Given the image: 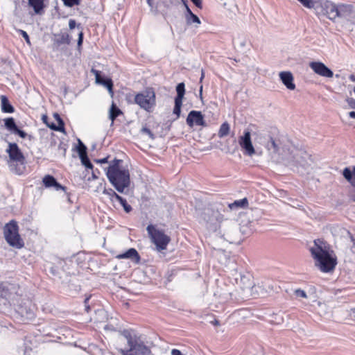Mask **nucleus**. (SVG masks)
<instances>
[{
  "label": "nucleus",
  "instance_id": "10",
  "mask_svg": "<svg viewBox=\"0 0 355 355\" xmlns=\"http://www.w3.org/2000/svg\"><path fill=\"white\" fill-rule=\"evenodd\" d=\"M13 286L10 284H0V309L3 306H7L10 304L13 295Z\"/></svg>",
  "mask_w": 355,
  "mask_h": 355
},
{
  "label": "nucleus",
  "instance_id": "34",
  "mask_svg": "<svg viewBox=\"0 0 355 355\" xmlns=\"http://www.w3.org/2000/svg\"><path fill=\"white\" fill-rule=\"evenodd\" d=\"M116 201L119 202L126 213H129L132 211V207L127 202L126 200L121 196H119L117 197Z\"/></svg>",
  "mask_w": 355,
  "mask_h": 355
},
{
  "label": "nucleus",
  "instance_id": "11",
  "mask_svg": "<svg viewBox=\"0 0 355 355\" xmlns=\"http://www.w3.org/2000/svg\"><path fill=\"white\" fill-rule=\"evenodd\" d=\"M187 125L192 128L194 125L207 127V124L204 119V116L200 111L191 110L186 119Z\"/></svg>",
  "mask_w": 355,
  "mask_h": 355
},
{
  "label": "nucleus",
  "instance_id": "40",
  "mask_svg": "<svg viewBox=\"0 0 355 355\" xmlns=\"http://www.w3.org/2000/svg\"><path fill=\"white\" fill-rule=\"evenodd\" d=\"M294 294L297 297L307 298L306 292L300 288L295 290Z\"/></svg>",
  "mask_w": 355,
  "mask_h": 355
},
{
  "label": "nucleus",
  "instance_id": "22",
  "mask_svg": "<svg viewBox=\"0 0 355 355\" xmlns=\"http://www.w3.org/2000/svg\"><path fill=\"white\" fill-rule=\"evenodd\" d=\"M343 175L352 187L355 186V166L352 170L349 167H345L343 171Z\"/></svg>",
  "mask_w": 355,
  "mask_h": 355
},
{
  "label": "nucleus",
  "instance_id": "26",
  "mask_svg": "<svg viewBox=\"0 0 355 355\" xmlns=\"http://www.w3.org/2000/svg\"><path fill=\"white\" fill-rule=\"evenodd\" d=\"M176 92L177 96L175 98V100L182 101L185 94V85L184 83H180L178 84V85L176 86Z\"/></svg>",
  "mask_w": 355,
  "mask_h": 355
},
{
  "label": "nucleus",
  "instance_id": "44",
  "mask_svg": "<svg viewBox=\"0 0 355 355\" xmlns=\"http://www.w3.org/2000/svg\"><path fill=\"white\" fill-rule=\"evenodd\" d=\"M141 132L144 134H146V135H149V137L152 139H153V137H154L153 134L152 133L151 130L146 127L142 128L141 130Z\"/></svg>",
  "mask_w": 355,
  "mask_h": 355
},
{
  "label": "nucleus",
  "instance_id": "56",
  "mask_svg": "<svg viewBox=\"0 0 355 355\" xmlns=\"http://www.w3.org/2000/svg\"><path fill=\"white\" fill-rule=\"evenodd\" d=\"M205 77V73H204V71L202 69L201 70V76H200V82L201 83Z\"/></svg>",
  "mask_w": 355,
  "mask_h": 355
},
{
  "label": "nucleus",
  "instance_id": "33",
  "mask_svg": "<svg viewBox=\"0 0 355 355\" xmlns=\"http://www.w3.org/2000/svg\"><path fill=\"white\" fill-rule=\"evenodd\" d=\"M43 183L46 187H52L56 183V179L50 175H46L43 178Z\"/></svg>",
  "mask_w": 355,
  "mask_h": 355
},
{
  "label": "nucleus",
  "instance_id": "51",
  "mask_svg": "<svg viewBox=\"0 0 355 355\" xmlns=\"http://www.w3.org/2000/svg\"><path fill=\"white\" fill-rule=\"evenodd\" d=\"M171 355H183V354L179 349H173L171 351Z\"/></svg>",
  "mask_w": 355,
  "mask_h": 355
},
{
  "label": "nucleus",
  "instance_id": "27",
  "mask_svg": "<svg viewBox=\"0 0 355 355\" xmlns=\"http://www.w3.org/2000/svg\"><path fill=\"white\" fill-rule=\"evenodd\" d=\"M122 114V112L119 108H118L116 105L113 103L110 109V116L109 118L113 122L117 116Z\"/></svg>",
  "mask_w": 355,
  "mask_h": 355
},
{
  "label": "nucleus",
  "instance_id": "31",
  "mask_svg": "<svg viewBox=\"0 0 355 355\" xmlns=\"http://www.w3.org/2000/svg\"><path fill=\"white\" fill-rule=\"evenodd\" d=\"M103 193L108 196L112 202H114L119 196L112 189H105Z\"/></svg>",
  "mask_w": 355,
  "mask_h": 355
},
{
  "label": "nucleus",
  "instance_id": "30",
  "mask_svg": "<svg viewBox=\"0 0 355 355\" xmlns=\"http://www.w3.org/2000/svg\"><path fill=\"white\" fill-rule=\"evenodd\" d=\"M5 121V126L6 128L11 131L12 132H13L15 131V130L17 128V125L15 122V120L12 117H9V118H7L4 120Z\"/></svg>",
  "mask_w": 355,
  "mask_h": 355
},
{
  "label": "nucleus",
  "instance_id": "12",
  "mask_svg": "<svg viewBox=\"0 0 355 355\" xmlns=\"http://www.w3.org/2000/svg\"><path fill=\"white\" fill-rule=\"evenodd\" d=\"M338 17L344 18L355 24V10L351 4H338Z\"/></svg>",
  "mask_w": 355,
  "mask_h": 355
},
{
  "label": "nucleus",
  "instance_id": "28",
  "mask_svg": "<svg viewBox=\"0 0 355 355\" xmlns=\"http://www.w3.org/2000/svg\"><path fill=\"white\" fill-rule=\"evenodd\" d=\"M230 130V124L227 122H224L221 124L218 135L220 138H223L229 135Z\"/></svg>",
  "mask_w": 355,
  "mask_h": 355
},
{
  "label": "nucleus",
  "instance_id": "8",
  "mask_svg": "<svg viewBox=\"0 0 355 355\" xmlns=\"http://www.w3.org/2000/svg\"><path fill=\"white\" fill-rule=\"evenodd\" d=\"M6 153L8 154L9 158L11 161L19 164L20 166L19 168H15V173L17 174L22 173L24 165L25 164V157L22 152L19 149V146L16 143H8V148L6 149Z\"/></svg>",
  "mask_w": 355,
  "mask_h": 355
},
{
  "label": "nucleus",
  "instance_id": "13",
  "mask_svg": "<svg viewBox=\"0 0 355 355\" xmlns=\"http://www.w3.org/2000/svg\"><path fill=\"white\" fill-rule=\"evenodd\" d=\"M309 67L316 74L320 76L332 78L334 76L333 71L321 62H311L309 63Z\"/></svg>",
  "mask_w": 355,
  "mask_h": 355
},
{
  "label": "nucleus",
  "instance_id": "58",
  "mask_svg": "<svg viewBox=\"0 0 355 355\" xmlns=\"http://www.w3.org/2000/svg\"><path fill=\"white\" fill-rule=\"evenodd\" d=\"M147 3L149 6L153 7V2L151 0H147Z\"/></svg>",
  "mask_w": 355,
  "mask_h": 355
},
{
  "label": "nucleus",
  "instance_id": "9",
  "mask_svg": "<svg viewBox=\"0 0 355 355\" xmlns=\"http://www.w3.org/2000/svg\"><path fill=\"white\" fill-rule=\"evenodd\" d=\"M200 222L212 225L222 220V215L218 211L210 208H205L199 216Z\"/></svg>",
  "mask_w": 355,
  "mask_h": 355
},
{
  "label": "nucleus",
  "instance_id": "37",
  "mask_svg": "<svg viewBox=\"0 0 355 355\" xmlns=\"http://www.w3.org/2000/svg\"><path fill=\"white\" fill-rule=\"evenodd\" d=\"M182 105V101L175 100V106L173 108V114L177 116V118H178L180 115Z\"/></svg>",
  "mask_w": 355,
  "mask_h": 355
},
{
  "label": "nucleus",
  "instance_id": "53",
  "mask_svg": "<svg viewBox=\"0 0 355 355\" xmlns=\"http://www.w3.org/2000/svg\"><path fill=\"white\" fill-rule=\"evenodd\" d=\"M349 79L352 81V82H355V75L354 74H351L349 76Z\"/></svg>",
  "mask_w": 355,
  "mask_h": 355
},
{
  "label": "nucleus",
  "instance_id": "1",
  "mask_svg": "<svg viewBox=\"0 0 355 355\" xmlns=\"http://www.w3.org/2000/svg\"><path fill=\"white\" fill-rule=\"evenodd\" d=\"M310 251L315 261V266L321 272L328 273L334 270L337 265V257L333 250H329L326 247L322 241L315 240Z\"/></svg>",
  "mask_w": 355,
  "mask_h": 355
},
{
  "label": "nucleus",
  "instance_id": "42",
  "mask_svg": "<svg viewBox=\"0 0 355 355\" xmlns=\"http://www.w3.org/2000/svg\"><path fill=\"white\" fill-rule=\"evenodd\" d=\"M12 133L18 135L21 138H26L27 136V134L24 130L19 129L18 127H17Z\"/></svg>",
  "mask_w": 355,
  "mask_h": 355
},
{
  "label": "nucleus",
  "instance_id": "35",
  "mask_svg": "<svg viewBox=\"0 0 355 355\" xmlns=\"http://www.w3.org/2000/svg\"><path fill=\"white\" fill-rule=\"evenodd\" d=\"M46 125L53 130H57L60 132L64 131V123L62 119H60V123H58V125H55L53 123H51V124L46 123Z\"/></svg>",
  "mask_w": 355,
  "mask_h": 355
},
{
  "label": "nucleus",
  "instance_id": "6",
  "mask_svg": "<svg viewBox=\"0 0 355 355\" xmlns=\"http://www.w3.org/2000/svg\"><path fill=\"white\" fill-rule=\"evenodd\" d=\"M135 102L146 112H152L155 106V93L153 89L148 88L143 92L137 94L135 97Z\"/></svg>",
  "mask_w": 355,
  "mask_h": 355
},
{
  "label": "nucleus",
  "instance_id": "29",
  "mask_svg": "<svg viewBox=\"0 0 355 355\" xmlns=\"http://www.w3.org/2000/svg\"><path fill=\"white\" fill-rule=\"evenodd\" d=\"M266 148L268 150H272L275 153H280L278 145L277 144L275 139L272 137H270L269 141L268 142Z\"/></svg>",
  "mask_w": 355,
  "mask_h": 355
},
{
  "label": "nucleus",
  "instance_id": "47",
  "mask_svg": "<svg viewBox=\"0 0 355 355\" xmlns=\"http://www.w3.org/2000/svg\"><path fill=\"white\" fill-rule=\"evenodd\" d=\"M83 42V33L80 31L78 34V46H80Z\"/></svg>",
  "mask_w": 355,
  "mask_h": 355
},
{
  "label": "nucleus",
  "instance_id": "41",
  "mask_svg": "<svg viewBox=\"0 0 355 355\" xmlns=\"http://www.w3.org/2000/svg\"><path fill=\"white\" fill-rule=\"evenodd\" d=\"M64 5L69 7H72L74 5L79 3V0H62Z\"/></svg>",
  "mask_w": 355,
  "mask_h": 355
},
{
  "label": "nucleus",
  "instance_id": "43",
  "mask_svg": "<svg viewBox=\"0 0 355 355\" xmlns=\"http://www.w3.org/2000/svg\"><path fill=\"white\" fill-rule=\"evenodd\" d=\"M19 32L20 33L21 36L24 38L26 43L28 44H31V41H30L29 36H28V33L23 30H19Z\"/></svg>",
  "mask_w": 355,
  "mask_h": 355
},
{
  "label": "nucleus",
  "instance_id": "45",
  "mask_svg": "<svg viewBox=\"0 0 355 355\" xmlns=\"http://www.w3.org/2000/svg\"><path fill=\"white\" fill-rule=\"evenodd\" d=\"M347 104L348 105L352 108V109H355V99L352 98H348L347 99Z\"/></svg>",
  "mask_w": 355,
  "mask_h": 355
},
{
  "label": "nucleus",
  "instance_id": "24",
  "mask_svg": "<svg viewBox=\"0 0 355 355\" xmlns=\"http://www.w3.org/2000/svg\"><path fill=\"white\" fill-rule=\"evenodd\" d=\"M248 206V200L246 198L235 200L234 202L229 204V207L232 210L246 208Z\"/></svg>",
  "mask_w": 355,
  "mask_h": 355
},
{
  "label": "nucleus",
  "instance_id": "57",
  "mask_svg": "<svg viewBox=\"0 0 355 355\" xmlns=\"http://www.w3.org/2000/svg\"><path fill=\"white\" fill-rule=\"evenodd\" d=\"M47 119H48L47 116L44 115V116H42V120H43V121H44L46 124V123H48V122H47Z\"/></svg>",
  "mask_w": 355,
  "mask_h": 355
},
{
  "label": "nucleus",
  "instance_id": "50",
  "mask_svg": "<svg viewBox=\"0 0 355 355\" xmlns=\"http://www.w3.org/2000/svg\"><path fill=\"white\" fill-rule=\"evenodd\" d=\"M76 21L74 19H71L69 21V27L70 29H73L76 27Z\"/></svg>",
  "mask_w": 355,
  "mask_h": 355
},
{
  "label": "nucleus",
  "instance_id": "14",
  "mask_svg": "<svg viewBox=\"0 0 355 355\" xmlns=\"http://www.w3.org/2000/svg\"><path fill=\"white\" fill-rule=\"evenodd\" d=\"M239 145L242 148L245 150V153L252 156L255 153L254 148L252 146L250 132L248 130H245L243 136H241L239 139Z\"/></svg>",
  "mask_w": 355,
  "mask_h": 355
},
{
  "label": "nucleus",
  "instance_id": "2",
  "mask_svg": "<svg viewBox=\"0 0 355 355\" xmlns=\"http://www.w3.org/2000/svg\"><path fill=\"white\" fill-rule=\"evenodd\" d=\"M121 335L125 338L128 346L127 348L118 349L122 355H153L150 347L140 336L128 329L123 330Z\"/></svg>",
  "mask_w": 355,
  "mask_h": 355
},
{
  "label": "nucleus",
  "instance_id": "4",
  "mask_svg": "<svg viewBox=\"0 0 355 355\" xmlns=\"http://www.w3.org/2000/svg\"><path fill=\"white\" fill-rule=\"evenodd\" d=\"M291 166L296 167L297 171L304 174L312 162L311 156L306 152L293 148L291 155L286 158Z\"/></svg>",
  "mask_w": 355,
  "mask_h": 355
},
{
  "label": "nucleus",
  "instance_id": "63",
  "mask_svg": "<svg viewBox=\"0 0 355 355\" xmlns=\"http://www.w3.org/2000/svg\"><path fill=\"white\" fill-rule=\"evenodd\" d=\"M353 92L355 94V87L353 88Z\"/></svg>",
  "mask_w": 355,
  "mask_h": 355
},
{
  "label": "nucleus",
  "instance_id": "18",
  "mask_svg": "<svg viewBox=\"0 0 355 355\" xmlns=\"http://www.w3.org/2000/svg\"><path fill=\"white\" fill-rule=\"evenodd\" d=\"M119 259H129L136 263L140 261V256L135 248H130L125 252L118 254L116 257Z\"/></svg>",
  "mask_w": 355,
  "mask_h": 355
},
{
  "label": "nucleus",
  "instance_id": "15",
  "mask_svg": "<svg viewBox=\"0 0 355 355\" xmlns=\"http://www.w3.org/2000/svg\"><path fill=\"white\" fill-rule=\"evenodd\" d=\"M91 72L95 76L96 83L105 87L110 94L112 96L113 92V82L111 78H104L101 76V72L95 69H92Z\"/></svg>",
  "mask_w": 355,
  "mask_h": 355
},
{
  "label": "nucleus",
  "instance_id": "20",
  "mask_svg": "<svg viewBox=\"0 0 355 355\" xmlns=\"http://www.w3.org/2000/svg\"><path fill=\"white\" fill-rule=\"evenodd\" d=\"M236 280L243 291H250L254 286L253 281L250 275H240V279H236Z\"/></svg>",
  "mask_w": 355,
  "mask_h": 355
},
{
  "label": "nucleus",
  "instance_id": "3",
  "mask_svg": "<svg viewBox=\"0 0 355 355\" xmlns=\"http://www.w3.org/2000/svg\"><path fill=\"white\" fill-rule=\"evenodd\" d=\"M121 162V159H114L106 170L107 179L119 193H123L130 184L129 171L119 166Z\"/></svg>",
  "mask_w": 355,
  "mask_h": 355
},
{
  "label": "nucleus",
  "instance_id": "16",
  "mask_svg": "<svg viewBox=\"0 0 355 355\" xmlns=\"http://www.w3.org/2000/svg\"><path fill=\"white\" fill-rule=\"evenodd\" d=\"M322 8L329 19L334 20L338 17V5L326 1L322 5Z\"/></svg>",
  "mask_w": 355,
  "mask_h": 355
},
{
  "label": "nucleus",
  "instance_id": "23",
  "mask_svg": "<svg viewBox=\"0 0 355 355\" xmlns=\"http://www.w3.org/2000/svg\"><path fill=\"white\" fill-rule=\"evenodd\" d=\"M1 110L4 113H12L15 111L13 106L10 103L8 98L4 96H1Z\"/></svg>",
  "mask_w": 355,
  "mask_h": 355
},
{
  "label": "nucleus",
  "instance_id": "5",
  "mask_svg": "<svg viewBox=\"0 0 355 355\" xmlns=\"http://www.w3.org/2000/svg\"><path fill=\"white\" fill-rule=\"evenodd\" d=\"M3 234L7 243L12 247L20 249L24 242L19 234V227L16 221L11 220L3 228Z\"/></svg>",
  "mask_w": 355,
  "mask_h": 355
},
{
  "label": "nucleus",
  "instance_id": "39",
  "mask_svg": "<svg viewBox=\"0 0 355 355\" xmlns=\"http://www.w3.org/2000/svg\"><path fill=\"white\" fill-rule=\"evenodd\" d=\"M300 2L304 7L308 8H313L314 2L313 0H297Z\"/></svg>",
  "mask_w": 355,
  "mask_h": 355
},
{
  "label": "nucleus",
  "instance_id": "32",
  "mask_svg": "<svg viewBox=\"0 0 355 355\" xmlns=\"http://www.w3.org/2000/svg\"><path fill=\"white\" fill-rule=\"evenodd\" d=\"M187 24L191 25L192 24H197L200 25L201 24V21L199 17L195 14H191L190 15H185Z\"/></svg>",
  "mask_w": 355,
  "mask_h": 355
},
{
  "label": "nucleus",
  "instance_id": "55",
  "mask_svg": "<svg viewBox=\"0 0 355 355\" xmlns=\"http://www.w3.org/2000/svg\"><path fill=\"white\" fill-rule=\"evenodd\" d=\"M55 118L57 119L58 122L60 123V119H62L60 115L57 113L54 114Z\"/></svg>",
  "mask_w": 355,
  "mask_h": 355
},
{
  "label": "nucleus",
  "instance_id": "52",
  "mask_svg": "<svg viewBox=\"0 0 355 355\" xmlns=\"http://www.w3.org/2000/svg\"><path fill=\"white\" fill-rule=\"evenodd\" d=\"M184 6H185L186 11H187V13H186L185 15H190L191 14H193L192 11L191 10L189 7L188 6L187 3H186V2H184Z\"/></svg>",
  "mask_w": 355,
  "mask_h": 355
},
{
  "label": "nucleus",
  "instance_id": "59",
  "mask_svg": "<svg viewBox=\"0 0 355 355\" xmlns=\"http://www.w3.org/2000/svg\"><path fill=\"white\" fill-rule=\"evenodd\" d=\"M85 310L87 312H89V311L90 310V307L88 304L87 305H85Z\"/></svg>",
  "mask_w": 355,
  "mask_h": 355
},
{
  "label": "nucleus",
  "instance_id": "61",
  "mask_svg": "<svg viewBox=\"0 0 355 355\" xmlns=\"http://www.w3.org/2000/svg\"><path fill=\"white\" fill-rule=\"evenodd\" d=\"M202 85H201L200 87V96H202Z\"/></svg>",
  "mask_w": 355,
  "mask_h": 355
},
{
  "label": "nucleus",
  "instance_id": "62",
  "mask_svg": "<svg viewBox=\"0 0 355 355\" xmlns=\"http://www.w3.org/2000/svg\"><path fill=\"white\" fill-rule=\"evenodd\" d=\"M183 3L184 4V2H186V3H187V0H182Z\"/></svg>",
  "mask_w": 355,
  "mask_h": 355
},
{
  "label": "nucleus",
  "instance_id": "25",
  "mask_svg": "<svg viewBox=\"0 0 355 355\" xmlns=\"http://www.w3.org/2000/svg\"><path fill=\"white\" fill-rule=\"evenodd\" d=\"M28 4L33 8L36 14H40L44 8L43 0H28Z\"/></svg>",
  "mask_w": 355,
  "mask_h": 355
},
{
  "label": "nucleus",
  "instance_id": "21",
  "mask_svg": "<svg viewBox=\"0 0 355 355\" xmlns=\"http://www.w3.org/2000/svg\"><path fill=\"white\" fill-rule=\"evenodd\" d=\"M17 311L21 315V317L26 319H31L34 316V313L32 309L27 305L26 302L24 304H21L17 307Z\"/></svg>",
  "mask_w": 355,
  "mask_h": 355
},
{
  "label": "nucleus",
  "instance_id": "48",
  "mask_svg": "<svg viewBox=\"0 0 355 355\" xmlns=\"http://www.w3.org/2000/svg\"><path fill=\"white\" fill-rule=\"evenodd\" d=\"M108 156L106 157H104L103 159H94V162L96 163H98V164H105V163H107V159H108Z\"/></svg>",
  "mask_w": 355,
  "mask_h": 355
},
{
  "label": "nucleus",
  "instance_id": "7",
  "mask_svg": "<svg viewBox=\"0 0 355 355\" xmlns=\"http://www.w3.org/2000/svg\"><path fill=\"white\" fill-rule=\"evenodd\" d=\"M147 231L150 234L152 241L156 245L158 251H162L166 249L171 239L168 236L165 234L162 231L155 229L153 226L148 225Z\"/></svg>",
  "mask_w": 355,
  "mask_h": 355
},
{
  "label": "nucleus",
  "instance_id": "60",
  "mask_svg": "<svg viewBox=\"0 0 355 355\" xmlns=\"http://www.w3.org/2000/svg\"><path fill=\"white\" fill-rule=\"evenodd\" d=\"M89 300V297L85 298V300L84 301L85 305H87L88 304Z\"/></svg>",
  "mask_w": 355,
  "mask_h": 355
},
{
  "label": "nucleus",
  "instance_id": "46",
  "mask_svg": "<svg viewBox=\"0 0 355 355\" xmlns=\"http://www.w3.org/2000/svg\"><path fill=\"white\" fill-rule=\"evenodd\" d=\"M192 3L198 8L202 9V0H191Z\"/></svg>",
  "mask_w": 355,
  "mask_h": 355
},
{
  "label": "nucleus",
  "instance_id": "19",
  "mask_svg": "<svg viewBox=\"0 0 355 355\" xmlns=\"http://www.w3.org/2000/svg\"><path fill=\"white\" fill-rule=\"evenodd\" d=\"M279 77L283 84L291 90L295 88V85L293 83V74L289 71H282L279 73Z\"/></svg>",
  "mask_w": 355,
  "mask_h": 355
},
{
  "label": "nucleus",
  "instance_id": "49",
  "mask_svg": "<svg viewBox=\"0 0 355 355\" xmlns=\"http://www.w3.org/2000/svg\"><path fill=\"white\" fill-rule=\"evenodd\" d=\"M53 187L55 188V189L56 191H59V190H65V187L62 186L60 183H58L57 181H56V183L54 184L53 185Z\"/></svg>",
  "mask_w": 355,
  "mask_h": 355
},
{
  "label": "nucleus",
  "instance_id": "36",
  "mask_svg": "<svg viewBox=\"0 0 355 355\" xmlns=\"http://www.w3.org/2000/svg\"><path fill=\"white\" fill-rule=\"evenodd\" d=\"M78 141V145L77 146V152L79 157H83V155H87V147L80 139Z\"/></svg>",
  "mask_w": 355,
  "mask_h": 355
},
{
  "label": "nucleus",
  "instance_id": "38",
  "mask_svg": "<svg viewBox=\"0 0 355 355\" xmlns=\"http://www.w3.org/2000/svg\"><path fill=\"white\" fill-rule=\"evenodd\" d=\"M82 164L87 168L92 169L93 168L92 164L90 162L87 155L80 157Z\"/></svg>",
  "mask_w": 355,
  "mask_h": 355
},
{
  "label": "nucleus",
  "instance_id": "64",
  "mask_svg": "<svg viewBox=\"0 0 355 355\" xmlns=\"http://www.w3.org/2000/svg\"><path fill=\"white\" fill-rule=\"evenodd\" d=\"M354 187H355V186ZM353 200L355 202V196L354 197Z\"/></svg>",
  "mask_w": 355,
  "mask_h": 355
},
{
  "label": "nucleus",
  "instance_id": "54",
  "mask_svg": "<svg viewBox=\"0 0 355 355\" xmlns=\"http://www.w3.org/2000/svg\"><path fill=\"white\" fill-rule=\"evenodd\" d=\"M349 117L355 119V112L352 111L349 113Z\"/></svg>",
  "mask_w": 355,
  "mask_h": 355
},
{
  "label": "nucleus",
  "instance_id": "17",
  "mask_svg": "<svg viewBox=\"0 0 355 355\" xmlns=\"http://www.w3.org/2000/svg\"><path fill=\"white\" fill-rule=\"evenodd\" d=\"M53 48L58 50V47L62 44H69L71 43V37L67 33H60L53 35Z\"/></svg>",
  "mask_w": 355,
  "mask_h": 355
}]
</instances>
